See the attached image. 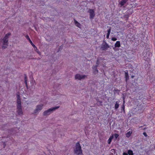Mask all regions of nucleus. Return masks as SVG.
Masks as SVG:
<instances>
[{"mask_svg": "<svg viewBox=\"0 0 155 155\" xmlns=\"http://www.w3.org/2000/svg\"><path fill=\"white\" fill-rule=\"evenodd\" d=\"M11 34L10 33H8L6 34L3 39L2 40L1 42L2 43V47L3 48H6L8 44V38L9 36L11 35Z\"/></svg>", "mask_w": 155, "mask_h": 155, "instance_id": "obj_1", "label": "nucleus"}, {"mask_svg": "<svg viewBox=\"0 0 155 155\" xmlns=\"http://www.w3.org/2000/svg\"><path fill=\"white\" fill-rule=\"evenodd\" d=\"M74 153L77 155H83L81 146L79 142L76 143L75 148L74 150Z\"/></svg>", "mask_w": 155, "mask_h": 155, "instance_id": "obj_2", "label": "nucleus"}, {"mask_svg": "<svg viewBox=\"0 0 155 155\" xmlns=\"http://www.w3.org/2000/svg\"><path fill=\"white\" fill-rule=\"evenodd\" d=\"M60 107V106H55L52 107L46 110L45 111L43 114V116H48L50 115L52 113L53 111L57 109Z\"/></svg>", "mask_w": 155, "mask_h": 155, "instance_id": "obj_3", "label": "nucleus"}, {"mask_svg": "<svg viewBox=\"0 0 155 155\" xmlns=\"http://www.w3.org/2000/svg\"><path fill=\"white\" fill-rule=\"evenodd\" d=\"M43 105L42 104L37 105L36 106V109L34 110V113L36 114L39 112L42 109Z\"/></svg>", "mask_w": 155, "mask_h": 155, "instance_id": "obj_4", "label": "nucleus"}, {"mask_svg": "<svg viewBox=\"0 0 155 155\" xmlns=\"http://www.w3.org/2000/svg\"><path fill=\"white\" fill-rule=\"evenodd\" d=\"M87 77V76L85 75H81L79 74H77L75 76V79L81 80L82 79H84Z\"/></svg>", "mask_w": 155, "mask_h": 155, "instance_id": "obj_5", "label": "nucleus"}, {"mask_svg": "<svg viewBox=\"0 0 155 155\" xmlns=\"http://www.w3.org/2000/svg\"><path fill=\"white\" fill-rule=\"evenodd\" d=\"M17 108H21V97H17Z\"/></svg>", "mask_w": 155, "mask_h": 155, "instance_id": "obj_6", "label": "nucleus"}, {"mask_svg": "<svg viewBox=\"0 0 155 155\" xmlns=\"http://www.w3.org/2000/svg\"><path fill=\"white\" fill-rule=\"evenodd\" d=\"M88 12L90 14V18H93L95 16L94 11L92 9H90L89 10Z\"/></svg>", "mask_w": 155, "mask_h": 155, "instance_id": "obj_7", "label": "nucleus"}, {"mask_svg": "<svg viewBox=\"0 0 155 155\" xmlns=\"http://www.w3.org/2000/svg\"><path fill=\"white\" fill-rule=\"evenodd\" d=\"M101 48L103 50H105L109 48V46L106 43H105L102 44Z\"/></svg>", "mask_w": 155, "mask_h": 155, "instance_id": "obj_8", "label": "nucleus"}, {"mask_svg": "<svg viewBox=\"0 0 155 155\" xmlns=\"http://www.w3.org/2000/svg\"><path fill=\"white\" fill-rule=\"evenodd\" d=\"M8 131L9 134H9H14L15 132V130L13 129H8Z\"/></svg>", "mask_w": 155, "mask_h": 155, "instance_id": "obj_9", "label": "nucleus"}, {"mask_svg": "<svg viewBox=\"0 0 155 155\" xmlns=\"http://www.w3.org/2000/svg\"><path fill=\"white\" fill-rule=\"evenodd\" d=\"M17 112L18 113V114L20 115L22 114L23 112L21 108H17Z\"/></svg>", "mask_w": 155, "mask_h": 155, "instance_id": "obj_10", "label": "nucleus"}, {"mask_svg": "<svg viewBox=\"0 0 155 155\" xmlns=\"http://www.w3.org/2000/svg\"><path fill=\"white\" fill-rule=\"evenodd\" d=\"M28 37V40L29 41L31 44L32 46L34 47V49L37 50V48L35 46V45L33 43L32 41L31 40L29 37Z\"/></svg>", "mask_w": 155, "mask_h": 155, "instance_id": "obj_11", "label": "nucleus"}, {"mask_svg": "<svg viewBox=\"0 0 155 155\" xmlns=\"http://www.w3.org/2000/svg\"><path fill=\"white\" fill-rule=\"evenodd\" d=\"M113 138H114V135H112V136H111L110 137L108 140V144H110V143H111L112 140Z\"/></svg>", "mask_w": 155, "mask_h": 155, "instance_id": "obj_12", "label": "nucleus"}, {"mask_svg": "<svg viewBox=\"0 0 155 155\" xmlns=\"http://www.w3.org/2000/svg\"><path fill=\"white\" fill-rule=\"evenodd\" d=\"M97 101V104L99 105L100 106H102L103 105V101H100L98 99H96Z\"/></svg>", "mask_w": 155, "mask_h": 155, "instance_id": "obj_13", "label": "nucleus"}, {"mask_svg": "<svg viewBox=\"0 0 155 155\" xmlns=\"http://www.w3.org/2000/svg\"><path fill=\"white\" fill-rule=\"evenodd\" d=\"M120 46V43L119 41H116L115 44V47L119 48Z\"/></svg>", "mask_w": 155, "mask_h": 155, "instance_id": "obj_14", "label": "nucleus"}, {"mask_svg": "<svg viewBox=\"0 0 155 155\" xmlns=\"http://www.w3.org/2000/svg\"><path fill=\"white\" fill-rule=\"evenodd\" d=\"M97 65L96 66H94L93 67V69L94 71V72L95 74H96L98 72V70L97 69Z\"/></svg>", "mask_w": 155, "mask_h": 155, "instance_id": "obj_15", "label": "nucleus"}, {"mask_svg": "<svg viewBox=\"0 0 155 155\" xmlns=\"http://www.w3.org/2000/svg\"><path fill=\"white\" fill-rule=\"evenodd\" d=\"M132 133V131H130L129 132H128L126 134V137L129 138L130 136Z\"/></svg>", "mask_w": 155, "mask_h": 155, "instance_id": "obj_16", "label": "nucleus"}, {"mask_svg": "<svg viewBox=\"0 0 155 155\" xmlns=\"http://www.w3.org/2000/svg\"><path fill=\"white\" fill-rule=\"evenodd\" d=\"M127 1V0H122L120 4L121 6H123L126 2Z\"/></svg>", "mask_w": 155, "mask_h": 155, "instance_id": "obj_17", "label": "nucleus"}, {"mask_svg": "<svg viewBox=\"0 0 155 155\" xmlns=\"http://www.w3.org/2000/svg\"><path fill=\"white\" fill-rule=\"evenodd\" d=\"M127 153L129 155H134L133 151L131 150H128Z\"/></svg>", "mask_w": 155, "mask_h": 155, "instance_id": "obj_18", "label": "nucleus"}, {"mask_svg": "<svg viewBox=\"0 0 155 155\" xmlns=\"http://www.w3.org/2000/svg\"><path fill=\"white\" fill-rule=\"evenodd\" d=\"M74 23L75 24V25L78 27L79 28L81 27V25L77 21H74Z\"/></svg>", "mask_w": 155, "mask_h": 155, "instance_id": "obj_19", "label": "nucleus"}, {"mask_svg": "<svg viewBox=\"0 0 155 155\" xmlns=\"http://www.w3.org/2000/svg\"><path fill=\"white\" fill-rule=\"evenodd\" d=\"M119 104L117 103V101L116 102L115 105V109L117 110L119 107Z\"/></svg>", "mask_w": 155, "mask_h": 155, "instance_id": "obj_20", "label": "nucleus"}, {"mask_svg": "<svg viewBox=\"0 0 155 155\" xmlns=\"http://www.w3.org/2000/svg\"><path fill=\"white\" fill-rule=\"evenodd\" d=\"M125 76L126 80H127V79H128V77H129L128 74L127 72H126L125 73Z\"/></svg>", "mask_w": 155, "mask_h": 155, "instance_id": "obj_21", "label": "nucleus"}, {"mask_svg": "<svg viewBox=\"0 0 155 155\" xmlns=\"http://www.w3.org/2000/svg\"><path fill=\"white\" fill-rule=\"evenodd\" d=\"M114 137L115 138V140H116L119 137V135L116 133H115L114 134Z\"/></svg>", "mask_w": 155, "mask_h": 155, "instance_id": "obj_22", "label": "nucleus"}, {"mask_svg": "<svg viewBox=\"0 0 155 155\" xmlns=\"http://www.w3.org/2000/svg\"><path fill=\"white\" fill-rule=\"evenodd\" d=\"M110 153H114V154H115V149H112L111 150H110Z\"/></svg>", "mask_w": 155, "mask_h": 155, "instance_id": "obj_23", "label": "nucleus"}, {"mask_svg": "<svg viewBox=\"0 0 155 155\" xmlns=\"http://www.w3.org/2000/svg\"><path fill=\"white\" fill-rule=\"evenodd\" d=\"M111 39L113 41H116L117 40V39L115 38L114 37V38H112Z\"/></svg>", "mask_w": 155, "mask_h": 155, "instance_id": "obj_24", "label": "nucleus"}, {"mask_svg": "<svg viewBox=\"0 0 155 155\" xmlns=\"http://www.w3.org/2000/svg\"><path fill=\"white\" fill-rule=\"evenodd\" d=\"M25 84L27 85V78L26 77H25Z\"/></svg>", "mask_w": 155, "mask_h": 155, "instance_id": "obj_25", "label": "nucleus"}, {"mask_svg": "<svg viewBox=\"0 0 155 155\" xmlns=\"http://www.w3.org/2000/svg\"><path fill=\"white\" fill-rule=\"evenodd\" d=\"M35 51L39 54H41V53L39 51L38 49H37V50L35 49Z\"/></svg>", "mask_w": 155, "mask_h": 155, "instance_id": "obj_26", "label": "nucleus"}, {"mask_svg": "<svg viewBox=\"0 0 155 155\" xmlns=\"http://www.w3.org/2000/svg\"><path fill=\"white\" fill-rule=\"evenodd\" d=\"M111 31V29L110 28L107 31V33H108L110 34Z\"/></svg>", "mask_w": 155, "mask_h": 155, "instance_id": "obj_27", "label": "nucleus"}, {"mask_svg": "<svg viewBox=\"0 0 155 155\" xmlns=\"http://www.w3.org/2000/svg\"><path fill=\"white\" fill-rule=\"evenodd\" d=\"M3 91V88L0 85V93Z\"/></svg>", "mask_w": 155, "mask_h": 155, "instance_id": "obj_28", "label": "nucleus"}, {"mask_svg": "<svg viewBox=\"0 0 155 155\" xmlns=\"http://www.w3.org/2000/svg\"><path fill=\"white\" fill-rule=\"evenodd\" d=\"M110 34H109V33H107V35H106V38H109Z\"/></svg>", "mask_w": 155, "mask_h": 155, "instance_id": "obj_29", "label": "nucleus"}, {"mask_svg": "<svg viewBox=\"0 0 155 155\" xmlns=\"http://www.w3.org/2000/svg\"><path fill=\"white\" fill-rule=\"evenodd\" d=\"M119 91L118 90H114V93H118Z\"/></svg>", "mask_w": 155, "mask_h": 155, "instance_id": "obj_30", "label": "nucleus"}, {"mask_svg": "<svg viewBox=\"0 0 155 155\" xmlns=\"http://www.w3.org/2000/svg\"><path fill=\"white\" fill-rule=\"evenodd\" d=\"M123 155H128V154L127 153L124 152L123 153Z\"/></svg>", "mask_w": 155, "mask_h": 155, "instance_id": "obj_31", "label": "nucleus"}, {"mask_svg": "<svg viewBox=\"0 0 155 155\" xmlns=\"http://www.w3.org/2000/svg\"><path fill=\"white\" fill-rule=\"evenodd\" d=\"M143 135H144V136H146H146H147V134H146V133H145V132H143Z\"/></svg>", "mask_w": 155, "mask_h": 155, "instance_id": "obj_32", "label": "nucleus"}, {"mask_svg": "<svg viewBox=\"0 0 155 155\" xmlns=\"http://www.w3.org/2000/svg\"><path fill=\"white\" fill-rule=\"evenodd\" d=\"M123 102H124H124H125V97H123Z\"/></svg>", "mask_w": 155, "mask_h": 155, "instance_id": "obj_33", "label": "nucleus"}, {"mask_svg": "<svg viewBox=\"0 0 155 155\" xmlns=\"http://www.w3.org/2000/svg\"><path fill=\"white\" fill-rule=\"evenodd\" d=\"M3 145H4V147H5V146H6V144L5 143H3Z\"/></svg>", "mask_w": 155, "mask_h": 155, "instance_id": "obj_34", "label": "nucleus"}, {"mask_svg": "<svg viewBox=\"0 0 155 155\" xmlns=\"http://www.w3.org/2000/svg\"><path fill=\"white\" fill-rule=\"evenodd\" d=\"M141 107V106L140 105L139 107H138V108H140ZM138 110H139V109H138Z\"/></svg>", "mask_w": 155, "mask_h": 155, "instance_id": "obj_35", "label": "nucleus"}, {"mask_svg": "<svg viewBox=\"0 0 155 155\" xmlns=\"http://www.w3.org/2000/svg\"><path fill=\"white\" fill-rule=\"evenodd\" d=\"M122 108L123 110H124V105L122 107Z\"/></svg>", "mask_w": 155, "mask_h": 155, "instance_id": "obj_36", "label": "nucleus"}, {"mask_svg": "<svg viewBox=\"0 0 155 155\" xmlns=\"http://www.w3.org/2000/svg\"><path fill=\"white\" fill-rule=\"evenodd\" d=\"M110 155H114L113 153H110Z\"/></svg>", "mask_w": 155, "mask_h": 155, "instance_id": "obj_37", "label": "nucleus"}, {"mask_svg": "<svg viewBox=\"0 0 155 155\" xmlns=\"http://www.w3.org/2000/svg\"><path fill=\"white\" fill-rule=\"evenodd\" d=\"M28 36H26V38H27L28 39Z\"/></svg>", "mask_w": 155, "mask_h": 155, "instance_id": "obj_38", "label": "nucleus"}]
</instances>
